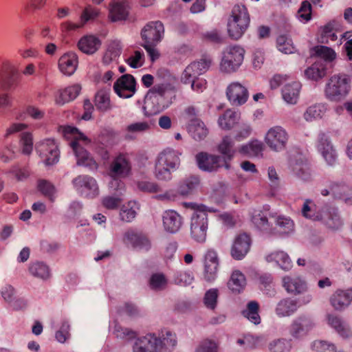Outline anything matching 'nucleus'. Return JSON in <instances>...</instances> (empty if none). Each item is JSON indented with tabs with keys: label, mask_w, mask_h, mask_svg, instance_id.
Returning a JSON list of instances; mask_svg holds the SVG:
<instances>
[{
	"label": "nucleus",
	"mask_w": 352,
	"mask_h": 352,
	"mask_svg": "<svg viewBox=\"0 0 352 352\" xmlns=\"http://www.w3.org/2000/svg\"><path fill=\"white\" fill-rule=\"evenodd\" d=\"M168 83L155 84L144 98L143 109L146 116L156 115L168 108L171 103Z\"/></svg>",
	"instance_id": "f257e3e1"
},
{
	"label": "nucleus",
	"mask_w": 352,
	"mask_h": 352,
	"mask_svg": "<svg viewBox=\"0 0 352 352\" xmlns=\"http://www.w3.org/2000/svg\"><path fill=\"white\" fill-rule=\"evenodd\" d=\"M164 34L163 23L160 21L146 23L141 31L142 46L146 50L152 62L160 57L155 47L162 41Z\"/></svg>",
	"instance_id": "f03ea898"
},
{
	"label": "nucleus",
	"mask_w": 352,
	"mask_h": 352,
	"mask_svg": "<svg viewBox=\"0 0 352 352\" xmlns=\"http://www.w3.org/2000/svg\"><path fill=\"white\" fill-rule=\"evenodd\" d=\"M211 60L204 57L199 61H195L188 65L181 76V82L184 84H190L191 89L198 93L202 92L206 88V80L199 76L209 69Z\"/></svg>",
	"instance_id": "7ed1b4c3"
},
{
	"label": "nucleus",
	"mask_w": 352,
	"mask_h": 352,
	"mask_svg": "<svg viewBox=\"0 0 352 352\" xmlns=\"http://www.w3.org/2000/svg\"><path fill=\"white\" fill-rule=\"evenodd\" d=\"M181 153L172 148H166L157 156L155 166V176L158 180L170 181L172 173L180 166Z\"/></svg>",
	"instance_id": "20e7f679"
},
{
	"label": "nucleus",
	"mask_w": 352,
	"mask_h": 352,
	"mask_svg": "<svg viewBox=\"0 0 352 352\" xmlns=\"http://www.w3.org/2000/svg\"><path fill=\"white\" fill-rule=\"evenodd\" d=\"M250 16L247 8L242 4H236L232 9L228 21L229 36L234 40L239 39L248 30Z\"/></svg>",
	"instance_id": "39448f33"
},
{
	"label": "nucleus",
	"mask_w": 352,
	"mask_h": 352,
	"mask_svg": "<svg viewBox=\"0 0 352 352\" xmlns=\"http://www.w3.org/2000/svg\"><path fill=\"white\" fill-rule=\"evenodd\" d=\"M350 79L345 75H334L325 86L324 94L331 101L338 102L344 98L350 91Z\"/></svg>",
	"instance_id": "423d86ee"
},
{
	"label": "nucleus",
	"mask_w": 352,
	"mask_h": 352,
	"mask_svg": "<svg viewBox=\"0 0 352 352\" xmlns=\"http://www.w3.org/2000/svg\"><path fill=\"white\" fill-rule=\"evenodd\" d=\"M70 132L75 137V140L71 142V146L77 159V164L78 166L89 167L90 169L96 168L97 164L96 162L91 157L87 151L82 147L78 142L82 140L86 144H88L90 142L89 138L76 127L71 128Z\"/></svg>",
	"instance_id": "0eeeda50"
},
{
	"label": "nucleus",
	"mask_w": 352,
	"mask_h": 352,
	"mask_svg": "<svg viewBox=\"0 0 352 352\" xmlns=\"http://www.w3.org/2000/svg\"><path fill=\"white\" fill-rule=\"evenodd\" d=\"M208 228V219L206 210H196L190 221V236L198 243H204L206 239Z\"/></svg>",
	"instance_id": "6e6552de"
},
{
	"label": "nucleus",
	"mask_w": 352,
	"mask_h": 352,
	"mask_svg": "<svg viewBox=\"0 0 352 352\" xmlns=\"http://www.w3.org/2000/svg\"><path fill=\"white\" fill-rule=\"evenodd\" d=\"M245 50L238 45L230 46L223 53L220 64L221 71L231 73L239 69L243 63Z\"/></svg>",
	"instance_id": "1a4fd4ad"
},
{
	"label": "nucleus",
	"mask_w": 352,
	"mask_h": 352,
	"mask_svg": "<svg viewBox=\"0 0 352 352\" xmlns=\"http://www.w3.org/2000/svg\"><path fill=\"white\" fill-rule=\"evenodd\" d=\"M132 352H163L162 340L155 333H148L135 340Z\"/></svg>",
	"instance_id": "9d476101"
},
{
	"label": "nucleus",
	"mask_w": 352,
	"mask_h": 352,
	"mask_svg": "<svg viewBox=\"0 0 352 352\" xmlns=\"http://www.w3.org/2000/svg\"><path fill=\"white\" fill-rule=\"evenodd\" d=\"M315 325L316 323L311 316L300 315L292 321L289 327V334L295 339H302L309 334Z\"/></svg>",
	"instance_id": "9b49d317"
},
{
	"label": "nucleus",
	"mask_w": 352,
	"mask_h": 352,
	"mask_svg": "<svg viewBox=\"0 0 352 352\" xmlns=\"http://www.w3.org/2000/svg\"><path fill=\"white\" fill-rule=\"evenodd\" d=\"M289 135L282 126H276L270 128L266 135L265 142L273 151H281L286 148Z\"/></svg>",
	"instance_id": "f8f14e48"
},
{
	"label": "nucleus",
	"mask_w": 352,
	"mask_h": 352,
	"mask_svg": "<svg viewBox=\"0 0 352 352\" xmlns=\"http://www.w3.org/2000/svg\"><path fill=\"white\" fill-rule=\"evenodd\" d=\"M316 147L328 166H334L336 164L338 161L337 151L325 133H319Z\"/></svg>",
	"instance_id": "ddd939ff"
},
{
	"label": "nucleus",
	"mask_w": 352,
	"mask_h": 352,
	"mask_svg": "<svg viewBox=\"0 0 352 352\" xmlns=\"http://www.w3.org/2000/svg\"><path fill=\"white\" fill-rule=\"evenodd\" d=\"M318 221H321L331 230H338L343 225V220L338 208L331 205H325L320 210Z\"/></svg>",
	"instance_id": "4468645a"
},
{
	"label": "nucleus",
	"mask_w": 352,
	"mask_h": 352,
	"mask_svg": "<svg viewBox=\"0 0 352 352\" xmlns=\"http://www.w3.org/2000/svg\"><path fill=\"white\" fill-rule=\"evenodd\" d=\"M135 78L131 74H124L115 82L113 89L119 97L129 98L135 93Z\"/></svg>",
	"instance_id": "2eb2a0df"
},
{
	"label": "nucleus",
	"mask_w": 352,
	"mask_h": 352,
	"mask_svg": "<svg viewBox=\"0 0 352 352\" xmlns=\"http://www.w3.org/2000/svg\"><path fill=\"white\" fill-rule=\"evenodd\" d=\"M219 258L217 253L209 250L204 256V278L208 283H212L217 277L219 269Z\"/></svg>",
	"instance_id": "dca6fc26"
},
{
	"label": "nucleus",
	"mask_w": 352,
	"mask_h": 352,
	"mask_svg": "<svg viewBox=\"0 0 352 352\" xmlns=\"http://www.w3.org/2000/svg\"><path fill=\"white\" fill-rule=\"evenodd\" d=\"M73 184L76 190L85 192L86 196L93 198L98 195L99 190L96 179L89 175H79L74 178Z\"/></svg>",
	"instance_id": "f3484780"
},
{
	"label": "nucleus",
	"mask_w": 352,
	"mask_h": 352,
	"mask_svg": "<svg viewBox=\"0 0 352 352\" xmlns=\"http://www.w3.org/2000/svg\"><path fill=\"white\" fill-rule=\"evenodd\" d=\"M196 161L201 170L208 172L215 171L220 166H223L221 156L208 154L206 152L197 153Z\"/></svg>",
	"instance_id": "a211bd4d"
},
{
	"label": "nucleus",
	"mask_w": 352,
	"mask_h": 352,
	"mask_svg": "<svg viewBox=\"0 0 352 352\" xmlns=\"http://www.w3.org/2000/svg\"><path fill=\"white\" fill-rule=\"evenodd\" d=\"M124 239L129 242L133 248L148 251L151 248V241L146 234L141 231L130 229L124 235Z\"/></svg>",
	"instance_id": "6ab92c4d"
},
{
	"label": "nucleus",
	"mask_w": 352,
	"mask_h": 352,
	"mask_svg": "<svg viewBox=\"0 0 352 352\" xmlns=\"http://www.w3.org/2000/svg\"><path fill=\"white\" fill-rule=\"evenodd\" d=\"M251 245V239L246 233L239 234L234 239L231 248V256L236 260H241L248 254Z\"/></svg>",
	"instance_id": "aec40b11"
},
{
	"label": "nucleus",
	"mask_w": 352,
	"mask_h": 352,
	"mask_svg": "<svg viewBox=\"0 0 352 352\" xmlns=\"http://www.w3.org/2000/svg\"><path fill=\"white\" fill-rule=\"evenodd\" d=\"M228 100L232 105L239 106L244 104L248 98V89L239 82L230 85L226 91Z\"/></svg>",
	"instance_id": "412c9836"
},
{
	"label": "nucleus",
	"mask_w": 352,
	"mask_h": 352,
	"mask_svg": "<svg viewBox=\"0 0 352 352\" xmlns=\"http://www.w3.org/2000/svg\"><path fill=\"white\" fill-rule=\"evenodd\" d=\"M163 227L166 232L177 233L183 223V218L175 210H166L162 214Z\"/></svg>",
	"instance_id": "4be33fe9"
},
{
	"label": "nucleus",
	"mask_w": 352,
	"mask_h": 352,
	"mask_svg": "<svg viewBox=\"0 0 352 352\" xmlns=\"http://www.w3.org/2000/svg\"><path fill=\"white\" fill-rule=\"evenodd\" d=\"M218 151L222 155L223 166L226 169L230 167V162L233 159L236 152L234 140L229 136H226L218 145Z\"/></svg>",
	"instance_id": "5701e85b"
},
{
	"label": "nucleus",
	"mask_w": 352,
	"mask_h": 352,
	"mask_svg": "<svg viewBox=\"0 0 352 352\" xmlns=\"http://www.w3.org/2000/svg\"><path fill=\"white\" fill-rule=\"evenodd\" d=\"M201 180L198 175H190L184 178L178 186V192L182 196H188L196 192L200 188Z\"/></svg>",
	"instance_id": "b1692460"
},
{
	"label": "nucleus",
	"mask_w": 352,
	"mask_h": 352,
	"mask_svg": "<svg viewBox=\"0 0 352 352\" xmlns=\"http://www.w3.org/2000/svg\"><path fill=\"white\" fill-rule=\"evenodd\" d=\"M113 175L117 176H126L131 170V165L129 157L126 154L118 155L112 162L110 167Z\"/></svg>",
	"instance_id": "393cba45"
},
{
	"label": "nucleus",
	"mask_w": 352,
	"mask_h": 352,
	"mask_svg": "<svg viewBox=\"0 0 352 352\" xmlns=\"http://www.w3.org/2000/svg\"><path fill=\"white\" fill-rule=\"evenodd\" d=\"M264 211L254 210L252 216V221L255 226L262 231H269L273 226L272 219L270 218L269 206H264Z\"/></svg>",
	"instance_id": "a878e982"
},
{
	"label": "nucleus",
	"mask_w": 352,
	"mask_h": 352,
	"mask_svg": "<svg viewBox=\"0 0 352 352\" xmlns=\"http://www.w3.org/2000/svg\"><path fill=\"white\" fill-rule=\"evenodd\" d=\"M81 87L76 84L58 90L55 94V102L58 105H63L74 100L80 94Z\"/></svg>",
	"instance_id": "bb28decb"
},
{
	"label": "nucleus",
	"mask_w": 352,
	"mask_h": 352,
	"mask_svg": "<svg viewBox=\"0 0 352 352\" xmlns=\"http://www.w3.org/2000/svg\"><path fill=\"white\" fill-rule=\"evenodd\" d=\"M78 63L77 55L74 52H68L60 58L58 67L62 73L71 76L76 70Z\"/></svg>",
	"instance_id": "cd10ccee"
},
{
	"label": "nucleus",
	"mask_w": 352,
	"mask_h": 352,
	"mask_svg": "<svg viewBox=\"0 0 352 352\" xmlns=\"http://www.w3.org/2000/svg\"><path fill=\"white\" fill-rule=\"evenodd\" d=\"M130 9L129 1L126 0H118L115 1L109 11V16L112 21L126 20Z\"/></svg>",
	"instance_id": "c85d7f7f"
},
{
	"label": "nucleus",
	"mask_w": 352,
	"mask_h": 352,
	"mask_svg": "<svg viewBox=\"0 0 352 352\" xmlns=\"http://www.w3.org/2000/svg\"><path fill=\"white\" fill-rule=\"evenodd\" d=\"M282 282L285 290L292 294L302 293L307 289L305 281L300 277L286 276L283 278Z\"/></svg>",
	"instance_id": "c756f323"
},
{
	"label": "nucleus",
	"mask_w": 352,
	"mask_h": 352,
	"mask_svg": "<svg viewBox=\"0 0 352 352\" xmlns=\"http://www.w3.org/2000/svg\"><path fill=\"white\" fill-rule=\"evenodd\" d=\"M270 218L272 219L273 224H275V229L280 234H287L294 230V222L288 217L283 215H278L277 213H270Z\"/></svg>",
	"instance_id": "7c9ffc66"
},
{
	"label": "nucleus",
	"mask_w": 352,
	"mask_h": 352,
	"mask_svg": "<svg viewBox=\"0 0 352 352\" xmlns=\"http://www.w3.org/2000/svg\"><path fill=\"white\" fill-rule=\"evenodd\" d=\"M352 300V293L349 291L338 289L332 294L330 302L332 307L338 311L346 308Z\"/></svg>",
	"instance_id": "2f4dec72"
},
{
	"label": "nucleus",
	"mask_w": 352,
	"mask_h": 352,
	"mask_svg": "<svg viewBox=\"0 0 352 352\" xmlns=\"http://www.w3.org/2000/svg\"><path fill=\"white\" fill-rule=\"evenodd\" d=\"M188 132L196 141L204 140L208 134L205 124L198 118H192L188 125Z\"/></svg>",
	"instance_id": "473e14b6"
},
{
	"label": "nucleus",
	"mask_w": 352,
	"mask_h": 352,
	"mask_svg": "<svg viewBox=\"0 0 352 352\" xmlns=\"http://www.w3.org/2000/svg\"><path fill=\"white\" fill-rule=\"evenodd\" d=\"M98 14L99 12L97 9L88 7L85 9L80 16L82 21L80 24L67 21L61 24L62 28L65 31L76 30L82 27L87 21L96 19Z\"/></svg>",
	"instance_id": "72a5a7b5"
},
{
	"label": "nucleus",
	"mask_w": 352,
	"mask_h": 352,
	"mask_svg": "<svg viewBox=\"0 0 352 352\" xmlns=\"http://www.w3.org/2000/svg\"><path fill=\"white\" fill-rule=\"evenodd\" d=\"M60 160V151L54 139H45V166H52Z\"/></svg>",
	"instance_id": "f704fd0d"
},
{
	"label": "nucleus",
	"mask_w": 352,
	"mask_h": 352,
	"mask_svg": "<svg viewBox=\"0 0 352 352\" xmlns=\"http://www.w3.org/2000/svg\"><path fill=\"white\" fill-rule=\"evenodd\" d=\"M267 262H275L284 271H289L293 267L292 261L289 255L283 251L272 252L265 256Z\"/></svg>",
	"instance_id": "c9c22d12"
},
{
	"label": "nucleus",
	"mask_w": 352,
	"mask_h": 352,
	"mask_svg": "<svg viewBox=\"0 0 352 352\" xmlns=\"http://www.w3.org/2000/svg\"><path fill=\"white\" fill-rule=\"evenodd\" d=\"M298 308V305L296 300L287 298L278 302L275 312L279 317L289 316L294 314Z\"/></svg>",
	"instance_id": "e433bc0d"
},
{
	"label": "nucleus",
	"mask_w": 352,
	"mask_h": 352,
	"mask_svg": "<svg viewBox=\"0 0 352 352\" xmlns=\"http://www.w3.org/2000/svg\"><path fill=\"white\" fill-rule=\"evenodd\" d=\"M101 45V41L95 36L89 35L80 38L78 46L79 50L85 54H94Z\"/></svg>",
	"instance_id": "4c0bfd02"
},
{
	"label": "nucleus",
	"mask_w": 352,
	"mask_h": 352,
	"mask_svg": "<svg viewBox=\"0 0 352 352\" xmlns=\"http://www.w3.org/2000/svg\"><path fill=\"white\" fill-rule=\"evenodd\" d=\"M331 195L336 199H342L348 205H352V197H349L350 188L344 182H332L330 184Z\"/></svg>",
	"instance_id": "58836bf2"
},
{
	"label": "nucleus",
	"mask_w": 352,
	"mask_h": 352,
	"mask_svg": "<svg viewBox=\"0 0 352 352\" xmlns=\"http://www.w3.org/2000/svg\"><path fill=\"white\" fill-rule=\"evenodd\" d=\"M301 85L299 82L286 84L282 89L284 100L289 104H296L298 101Z\"/></svg>",
	"instance_id": "ea45409f"
},
{
	"label": "nucleus",
	"mask_w": 352,
	"mask_h": 352,
	"mask_svg": "<svg viewBox=\"0 0 352 352\" xmlns=\"http://www.w3.org/2000/svg\"><path fill=\"white\" fill-rule=\"evenodd\" d=\"M293 173L303 181H309L311 177V170L307 160L300 158L292 166Z\"/></svg>",
	"instance_id": "a19ab883"
},
{
	"label": "nucleus",
	"mask_w": 352,
	"mask_h": 352,
	"mask_svg": "<svg viewBox=\"0 0 352 352\" xmlns=\"http://www.w3.org/2000/svg\"><path fill=\"white\" fill-rule=\"evenodd\" d=\"M328 323L343 338L352 337V331L349 326L339 317L330 315L328 316Z\"/></svg>",
	"instance_id": "79ce46f5"
},
{
	"label": "nucleus",
	"mask_w": 352,
	"mask_h": 352,
	"mask_svg": "<svg viewBox=\"0 0 352 352\" xmlns=\"http://www.w3.org/2000/svg\"><path fill=\"white\" fill-rule=\"evenodd\" d=\"M338 26L336 21H332L326 24L321 30L320 34L318 37V41L320 43L330 44L331 42H335L338 39L335 30Z\"/></svg>",
	"instance_id": "37998d69"
},
{
	"label": "nucleus",
	"mask_w": 352,
	"mask_h": 352,
	"mask_svg": "<svg viewBox=\"0 0 352 352\" xmlns=\"http://www.w3.org/2000/svg\"><path fill=\"white\" fill-rule=\"evenodd\" d=\"M246 285V279L243 273L239 270L234 271L228 282L229 289L234 294L241 293Z\"/></svg>",
	"instance_id": "c03bdc74"
},
{
	"label": "nucleus",
	"mask_w": 352,
	"mask_h": 352,
	"mask_svg": "<svg viewBox=\"0 0 352 352\" xmlns=\"http://www.w3.org/2000/svg\"><path fill=\"white\" fill-rule=\"evenodd\" d=\"M259 287L266 295L272 297L276 291L274 289L273 276L270 273H261L258 274Z\"/></svg>",
	"instance_id": "a18cd8bd"
},
{
	"label": "nucleus",
	"mask_w": 352,
	"mask_h": 352,
	"mask_svg": "<svg viewBox=\"0 0 352 352\" xmlns=\"http://www.w3.org/2000/svg\"><path fill=\"white\" fill-rule=\"evenodd\" d=\"M154 123H148L147 122H138L128 125L126 128V134L124 138L127 140H132L135 138L134 134L142 133L148 131L151 128V125Z\"/></svg>",
	"instance_id": "49530a36"
},
{
	"label": "nucleus",
	"mask_w": 352,
	"mask_h": 352,
	"mask_svg": "<svg viewBox=\"0 0 352 352\" xmlns=\"http://www.w3.org/2000/svg\"><path fill=\"white\" fill-rule=\"evenodd\" d=\"M139 210L138 204L136 201H129L127 205H124L120 209V219L126 222H131L136 217Z\"/></svg>",
	"instance_id": "de8ad7c7"
},
{
	"label": "nucleus",
	"mask_w": 352,
	"mask_h": 352,
	"mask_svg": "<svg viewBox=\"0 0 352 352\" xmlns=\"http://www.w3.org/2000/svg\"><path fill=\"white\" fill-rule=\"evenodd\" d=\"M95 105L97 109L103 112L110 109L109 89H102L97 92Z\"/></svg>",
	"instance_id": "09e8293b"
},
{
	"label": "nucleus",
	"mask_w": 352,
	"mask_h": 352,
	"mask_svg": "<svg viewBox=\"0 0 352 352\" xmlns=\"http://www.w3.org/2000/svg\"><path fill=\"white\" fill-rule=\"evenodd\" d=\"M258 309V303L254 300L250 301L248 303L246 309L242 311V314L254 324H258L261 322Z\"/></svg>",
	"instance_id": "8fccbe9b"
},
{
	"label": "nucleus",
	"mask_w": 352,
	"mask_h": 352,
	"mask_svg": "<svg viewBox=\"0 0 352 352\" xmlns=\"http://www.w3.org/2000/svg\"><path fill=\"white\" fill-rule=\"evenodd\" d=\"M237 120V113L228 109L221 116L219 117L218 123L221 129L229 130L233 127Z\"/></svg>",
	"instance_id": "3c124183"
},
{
	"label": "nucleus",
	"mask_w": 352,
	"mask_h": 352,
	"mask_svg": "<svg viewBox=\"0 0 352 352\" xmlns=\"http://www.w3.org/2000/svg\"><path fill=\"white\" fill-rule=\"evenodd\" d=\"M263 151V144L258 140H253L239 148L241 154L248 156H258Z\"/></svg>",
	"instance_id": "603ef678"
},
{
	"label": "nucleus",
	"mask_w": 352,
	"mask_h": 352,
	"mask_svg": "<svg viewBox=\"0 0 352 352\" xmlns=\"http://www.w3.org/2000/svg\"><path fill=\"white\" fill-rule=\"evenodd\" d=\"M311 54L329 62L334 60L336 56V54L333 50L324 45H318L313 47L311 49Z\"/></svg>",
	"instance_id": "864d4df0"
},
{
	"label": "nucleus",
	"mask_w": 352,
	"mask_h": 352,
	"mask_svg": "<svg viewBox=\"0 0 352 352\" xmlns=\"http://www.w3.org/2000/svg\"><path fill=\"white\" fill-rule=\"evenodd\" d=\"M326 107L323 104H316L309 107L304 113V118L307 121L321 118L326 111Z\"/></svg>",
	"instance_id": "5fc2aeb1"
},
{
	"label": "nucleus",
	"mask_w": 352,
	"mask_h": 352,
	"mask_svg": "<svg viewBox=\"0 0 352 352\" xmlns=\"http://www.w3.org/2000/svg\"><path fill=\"white\" fill-rule=\"evenodd\" d=\"M162 340L163 346V352H170L177 343L176 336L170 331L164 330L162 331V335L157 336Z\"/></svg>",
	"instance_id": "6e6d98bb"
},
{
	"label": "nucleus",
	"mask_w": 352,
	"mask_h": 352,
	"mask_svg": "<svg viewBox=\"0 0 352 352\" xmlns=\"http://www.w3.org/2000/svg\"><path fill=\"white\" fill-rule=\"evenodd\" d=\"M326 74L325 69L319 65L318 63H315L311 67H308L305 71V76L308 79L318 80L324 76Z\"/></svg>",
	"instance_id": "4d7b16f0"
},
{
	"label": "nucleus",
	"mask_w": 352,
	"mask_h": 352,
	"mask_svg": "<svg viewBox=\"0 0 352 352\" xmlns=\"http://www.w3.org/2000/svg\"><path fill=\"white\" fill-rule=\"evenodd\" d=\"M219 290L217 288H212L206 291L204 297L205 306L210 309L214 310L217 305Z\"/></svg>",
	"instance_id": "13d9d810"
},
{
	"label": "nucleus",
	"mask_w": 352,
	"mask_h": 352,
	"mask_svg": "<svg viewBox=\"0 0 352 352\" xmlns=\"http://www.w3.org/2000/svg\"><path fill=\"white\" fill-rule=\"evenodd\" d=\"M292 344L286 339H278L270 343L269 349L271 352H289Z\"/></svg>",
	"instance_id": "bf43d9fd"
},
{
	"label": "nucleus",
	"mask_w": 352,
	"mask_h": 352,
	"mask_svg": "<svg viewBox=\"0 0 352 352\" xmlns=\"http://www.w3.org/2000/svg\"><path fill=\"white\" fill-rule=\"evenodd\" d=\"M276 45L279 51L285 54H291L294 51V46L292 39L285 34L278 36L276 39Z\"/></svg>",
	"instance_id": "052dcab7"
},
{
	"label": "nucleus",
	"mask_w": 352,
	"mask_h": 352,
	"mask_svg": "<svg viewBox=\"0 0 352 352\" xmlns=\"http://www.w3.org/2000/svg\"><path fill=\"white\" fill-rule=\"evenodd\" d=\"M149 284L152 289L160 291L166 287L167 280L163 274L156 273L151 276Z\"/></svg>",
	"instance_id": "680f3d73"
},
{
	"label": "nucleus",
	"mask_w": 352,
	"mask_h": 352,
	"mask_svg": "<svg viewBox=\"0 0 352 352\" xmlns=\"http://www.w3.org/2000/svg\"><path fill=\"white\" fill-rule=\"evenodd\" d=\"M138 189L145 193H156L161 191L160 186L153 182L142 180L136 183Z\"/></svg>",
	"instance_id": "e2e57ef3"
},
{
	"label": "nucleus",
	"mask_w": 352,
	"mask_h": 352,
	"mask_svg": "<svg viewBox=\"0 0 352 352\" xmlns=\"http://www.w3.org/2000/svg\"><path fill=\"white\" fill-rule=\"evenodd\" d=\"M311 349L317 352H336V346L324 340H315L311 343Z\"/></svg>",
	"instance_id": "0e129e2a"
},
{
	"label": "nucleus",
	"mask_w": 352,
	"mask_h": 352,
	"mask_svg": "<svg viewBox=\"0 0 352 352\" xmlns=\"http://www.w3.org/2000/svg\"><path fill=\"white\" fill-rule=\"evenodd\" d=\"M113 334L120 339H132L136 336L135 331L123 327L119 324H116L114 326Z\"/></svg>",
	"instance_id": "69168bd1"
},
{
	"label": "nucleus",
	"mask_w": 352,
	"mask_h": 352,
	"mask_svg": "<svg viewBox=\"0 0 352 352\" xmlns=\"http://www.w3.org/2000/svg\"><path fill=\"white\" fill-rule=\"evenodd\" d=\"M297 17L304 22H307L311 19V6L309 1H305L302 3L298 10Z\"/></svg>",
	"instance_id": "338daca9"
},
{
	"label": "nucleus",
	"mask_w": 352,
	"mask_h": 352,
	"mask_svg": "<svg viewBox=\"0 0 352 352\" xmlns=\"http://www.w3.org/2000/svg\"><path fill=\"white\" fill-rule=\"evenodd\" d=\"M195 352H218V345L212 340L205 339L199 342Z\"/></svg>",
	"instance_id": "774afa93"
}]
</instances>
